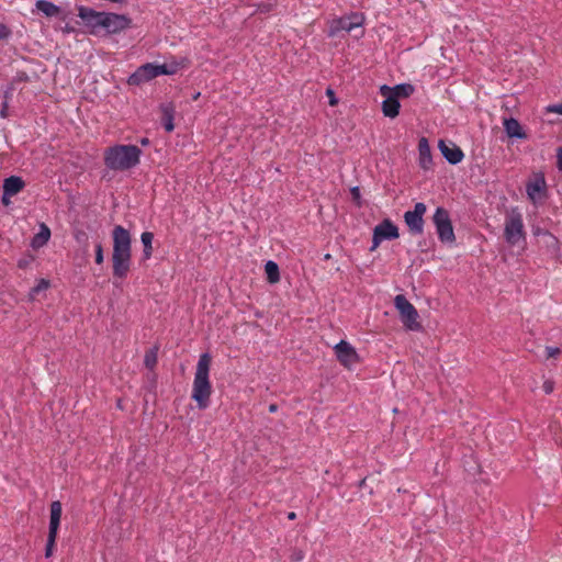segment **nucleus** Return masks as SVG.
<instances>
[{"mask_svg":"<svg viewBox=\"0 0 562 562\" xmlns=\"http://www.w3.org/2000/svg\"><path fill=\"white\" fill-rule=\"evenodd\" d=\"M113 250H112V270L113 276L119 279H125L132 266V236L131 233L121 225L114 226L112 231Z\"/></svg>","mask_w":562,"mask_h":562,"instance_id":"obj_1","label":"nucleus"},{"mask_svg":"<svg viewBox=\"0 0 562 562\" xmlns=\"http://www.w3.org/2000/svg\"><path fill=\"white\" fill-rule=\"evenodd\" d=\"M140 155L142 150L136 145L117 144L104 150L103 161L110 170L126 171L139 164Z\"/></svg>","mask_w":562,"mask_h":562,"instance_id":"obj_2","label":"nucleus"},{"mask_svg":"<svg viewBox=\"0 0 562 562\" xmlns=\"http://www.w3.org/2000/svg\"><path fill=\"white\" fill-rule=\"evenodd\" d=\"M212 358L209 353H202L199 358L194 373L191 397L200 409H205L210 404L212 384L209 379Z\"/></svg>","mask_w":562,"mask_h":562,"instance_id":"obj_3","label":"nucleus"},{"mask_svg":"<svg viewBox=\"0 0 562 562\" xmlns=\"http://www.w3.org/2000/svg\"><path fill=\"white\" fill-rule=\"evenodd\" d=\"M394 305L400 313L402 323L407 329L418 330L420 328L417 310L403 294L395 296Z\"/></svg>","mask_w":562,"mask_h":562,"instance_id":"obj_4","label":"nucleus"},{"mask_svg":"<svg viewBox=\"0 0 562 562\" xmlns=\"http://www.w3.org/2000/svg\"><path fill=\"white\" fill-rule=\"evenodd\" d=\"M364 23V15L362 13L353 12L349 15L336 18L330 22L328 36L334 37L339 32H351L357 27H361Z\"/></svg>","mask_w":562,"mask_h":562,"instance_id":"obj_5","label":"nucleus"},{"mask_svg":"<svg viewBox=\"0 0 562 562\" xmlns=\"http://www.w3.org/2000/svg\"><path fill=\"white\" fill-rule=\"evenodd\" d=\"M504 236L509 245H516L525 238L522 216L518 212H512L505 218Z\"/></svg>","mask_w":562,"mask_h":562,"instance_id":"obj_6","label":"nucleus"},{"mask_svg":"<svg viewBox=\"0 0 562 562\" xmlns=\"http://www.w3.org/2000/svg\"><path fill=\"white\" fill-rule=\"evenodd\" d=\"M434 224L437 229V234L439 239L442 243H452L454 241V233L451 224L450 215L448 211L443 207H438L434 214Z\"/></svg>","mask_w":562,"mask_h":562,"instance_id":"obj_7","label":"nucleus"},{"mask_svg":"<svg viewBox=\"0 0 562 562\" xmlns=\"http://www.w3.org/2000/svg\"><path fill=\"white\" fill-rule=\"evenodd\" d=\"M398 236L397 226L389 218L383 220L373 229L371 250H375L383 240L396 239Z\"/></svg>","mask_w":562,"mask_h":562,"instance_id":"obj_8","label":"nucleus"},{"mask_svg":"<svg viewBox=\"0 0 562 562\" xmlns=\"http://www.w3.org/2000/svg\"><path fill=\"white\" fill-rule=\"evenodd\" d=\"M427 207L424 203L418 202L415 204L414 210L406 211L404 221L413 235H420L424 231V215Z\"/></svg>","mask_w":562,"mask_h":562,"instance_id":"obj_9","label":"nucleus"},{"mask_svg":"<svg viewBox=\"0 0 562 562\" xmlns=\"http://www.w3.org/2000/svg\"><path fill=\"white\" fill-rule=\"evenodd\" d=\"M528 199L537 204L546 198L547 182L542 173H536L526 184Z\"/></svg>","mask_w":562,"mask_h":562,"instance_id":"obj_10","label":"nucleus"},{"mask_svg":"<svg viewBox=\"0 0 562 562\" xmlns=\"http://www.w3.org/2000/svg\"><path fill=\"white\" fill-rule=\"evenodd\" d=\"M130 24V19L122 14L104 13L101 20L98 21V26L104 27L110 33H117L126 29Z\"/></svg>","mask_w":562,"mask_h":562,"instance_id":"obj_11","label":"nucleus"},{"mask_svg":"<svg viewBox=\"0 0 562 562\" xmlns=\"http://www.w3.org/2000/svg\"><path fill=\"white\" fill-rule=\"evenodd\" d=\"M334 350L338 361L346 368H350L359 361L356 349L345 340H340Z\"/></svg>","mask_w":562,"mask_h":562,"instance_id":"obj_12","label":"nucleus"},{"mask_svg":"<svg viewBox=\"0 0 562 562\" xmlns=\"http://www.w3.org/2000/svg\"><path fill=\"white\" fill-rule=\"evenodd\" d=\"M154 78H156L155 64L147 63L138 67L136 71L128 77L127 83L130 86H139Z\"/></svg>","mask_w":562,"mask_h":562,"instance_id":"obj_13","label":"nucleus"},{"mask_svg":"<svg viewBox=\"0 0 562 562\" xmlns=\"http://www.w3.org/2000/svg\"><path fill=\"white\" fill-rule=\"evenodd\" d=\"M439 149L442 156L452 165H457L462 161L464 154L460 147L450 143L447 144L445 140L439 142Z\"/></svg>","mask_w":562,"mask_h":562,"instance_id":"obj_14","label":"nucleus"},{"mask_svg":"<svg viewBox=\"0 0 562 562\" xmlns=\"http://www.w3.org/2000/svg\"><path fill=\"white\" fill-rule=\"evenodd\" d=\"M418 162L424 170H429L432 167L431 150L426 137H422L418 142Z\"/></svg>","mask_w":562,"mask_h":562,"instance_id":"obj_15","label":"nucleus"},{"mask_svg":"<svg viewBox=\"0 0 562 562\" xmlns=\"http://www.w3.org/2000/svg\"><path fill=\"white\" fill-rule=\"evenodd\" d=\"M63 507L59 501H54L50 504V517H49V531L50 538L57 537L60 518H61Z\"/></svg>","mask_w":562,"mask_h":562,"instance_id":"obj_16","label":"nucleus"},{"mask_svg":"<svg viewBox=\"0 0 562 562\" xmlns=\"http://www.w3.org/2000/svg\"><path fill=\"white\" fill-rule=\"evenodd\" d=\"M535 235L540 237V243L548 248V252L557 256L559 252V239L548 231L537 228Z\"/></svg>","mask_w":562,"mask_h":562,"instance_id":"obj_17","label":"nucleus"},{"mask_svg":"<svg viewBox=\"0 0 562 562\" xmlns=\"http://www.w3.org/2000/svg\"><path fill=\"white\" fill-rule=\"evenodd\" d=\"M414 92V87L409 83H401V85H396L394 88H391L386 85H383L381 88H380V93L381 94H387V93H391L395 99H400V98H408L409 95H412Z\"/></svg>","mask_w":562,"mask_h":562,"instance_id":"obj_18","label":"nucleus"},{"mask_svg":"<svg viewBox=\"0 0 562 562\" xmlns=\"http://www.w3.org/2000/svg\"><path fill=\"white\" fill-rule=\"evenodd\" d=\"M503 126L506 135L509 138H527V134L524 132L520 123L514 117H504Z\"/></svg>","mask_w":562,"mask_h":562,"instance_id":"obj_19","label":"nucleus"},{"mask_svg":"<svg viewBox=\"0 0 562 562\" xmlns=\"http://www.w3.org/2000/svg\"><path fill=\"white\" fill-rule=\"evenodd\" d=\"M385 100L382 102V112L386 117L394 119L400 113L401 104L391 93L382 94Z\"/></svg>","mask_w":562,"mask_h":562,"instance_id":"obj_20","label":"nucleus"},{"mask_svg":"<svg viewBox=\"0 0 562 562\" xmlns=\"http://www.w3.org/2000/svg\"><path fill=\"white\" fill-rule=\"evenodd\" d=\"M25 183L22 180V178L16 176H11L7 178L3 182V191L5 192V195L14 196L20 191L23 190Z\"/></svg>","mask_w":562,"mask_h":562,"instance_id":"obj_21","label":"nucleus"},{"mask_svg":"<svg viewBox=\"0 0 562 562\" xmlns=\"http://www.w3.org/2000/svg\"><path fill=\"white\" fill-rule=\"evenodd\" d=\"M49 238H50V229L45 223H42L40 225L38 233H36L34 235V237L32 238L31 246L34 249H38V248L43 247L44 245H46L48 243Z\"/></svg>","mask_w":562,"mask_h":562,"instance_id":"obj_22","label":"nucleus"},{"mask_svg":"<svg viewBox=\"0 0 562 562\" xmlns=\"http://www.w3.org/2000/svg\"><path fill=\"white\" fill-rule=\"evenodd\" d=\"M102 14L103 12H97L87 7L78 8V16L88 24H91L93 26H98V21L101 20Z\"/></svg>","mask_w":562,"mask_h":562,"instance_id":"obj_23","label":"nucleus"},{"mask_svg":"<svg viewBox=\"0 0 562 562\" xmlns=\"http://www.w3.org/2000/svg\"><path fill=\"white\" fill-rule=\"evenodd\" d=\"M35 7L48 18L57 16L60 13V9L56 4L46 0H37Z\"/></svg>","mask_w":562,"mask_h":562,"instance_id":"obj_24","label":"nucleus"},{"mask_svg":"<svg viewBox=\"0 0 562 562\" xmlns=\"http://www.w3.org/2000/svg\"><path fill=\"white\" fill-rule=\"evenodd\" d=\"M265 272L269 283L274 284L280 281L279 266L274 261H267V263L265 265Z\"/></svg>","mask_w":562,"mask_h":562,"instance_id":"obj_25","label":"nucleus"},{"mask_svg":"<svg viewBox=\"0 0 562 562\" xmlns=\"http://www.w3.org/2000/svg\"><path fill=\"white\" fill-rule=\"evenodd\" d=\"M161 123L165 130L170 133L175 130L173 125V109L171 106H162V117Z\"/></svg>","mask_w":562,"mask_h":562,"instance_id":"obj_26","label":"nucleus"},{"mask_svg":"<svg viewBox=\"0 0 562 562\" xmlns=\"http://www.w3.org/2000/svg\"><path fill=\"white\" fill-rule=\"evenodd\" d=\"M153 239H154V234L150 233V232H144L142 233L140 235V240L144 245V258L145 259H149L151 257V254H153Z\"/></svg>","mask_w":562,"mask_h":562,"instance_id":"obj_27","label":"nucleus"},{"mask_svg":"<svg viewBox=\"0 0 562 562\" xmlns=\"http://www.w3.org/2000/svg\"><path fill=\"white\" fill-rule=\"evenodd\" d=\"M144 363L146 368L154 369L157 364V351L156 349H149L146 351L144 357Z\"/></svg>","mask_w":562,"mask_h":562,"instance_id":"obj_28","label":"nucleus"},{"mask_svg":"<svg viewBox=\"0 0 562 562\" xmlns=\"http://www.w3.org/2000/svg\"><path fill=\"white\" fill-rule=\"evenodd\" d=\"M177 65L168 66L166 64L157 65L155 64L156 77L161 75H173L177 71Z\"/></svg>","mask_w":562,"mask_h":562,"instance_id":"obj_29","label":"nucleus"},{"mask_svg":"<svg viewBox=\"0 0 562 562\" xmlns=\"http://www.w3.org/2000/svg\"><path fill=\"white\" fill-rule=\"evenodd\" d=\"M305 558V552L302 549L294 548L290 554L291 562H301Z\"/></svg>","mask_w":562,"mask_h":562,"instance_id":"obj_30","label":"nucleus"},{"mask_svg":"<svg viewBox=\"0 0 562 562\" xmlns=\"http://www.w3.org/2000/svg\"><path fill=\"white\" fill-rule=\"evenodd\" d=\"M57 537L50 538V533H48L47 543H46V550H45V557L49 558L53 553V549L55 547Z\"/></svg>","mask_w":562,"mask_h":562,"instance_id":"obj_31","label":"nucleus"},{"mask_svg":"<svg viewBox=\"0 0 562 562\" xmlns=\"http://www.w3.org/2000/svg\"><path fill=\"white\" fill-rule=\"evenodd\" d=\"M104 261L103 247L101 243L95 245V263L102 265Z\"/></svg>","mask_w":562,"mask_h":562,"instance_id":"obj_32","label":"nucleus"},{"mask_svg":"<svg viewBox=\"0 0 562 562\" xmlns=\"http://www.w3.org/2000/svg\"><path fill=\"white\" fill-rule=\"evenodd\" d=\"M544 351H546V358L547 359L555 358V357H558L561 353L560 348L551 347V346L546 347Z\"/></svg>","mask_w":562,"mask_h":562,"instance_id":"obj_33","label":"nucleus"},{"mask_svg":"<svg viewBox=\"0 0 562 562\" xmlns=\"http://www.w3.org/2000/svg\"><path fill=\"white\" fill-rule=\"evenodd\" d=\"M49 286V282L45 279H41L38 284L32 289V293H38L46 290Z\"/></svg>","mask_w":562,"mask_h":562,"instance_id":"obj_34","label":"nucleus"},{"mask_svg":"<svg viewBox=\"0 0 562 562\" xmlns=\"http://www.w3.org/2000/svg\"><path fill=\"white\" fill-rule=\"evenodd\" d=\"M547 111L562 115V103L549 105Z\"/></svg>","mask_w":562,"mask_h":562,"instance_id":"obj_35","label":"nucleus"},{"mask_svg":"<svg viewBox=\"0 0 562 562\" xmlns=\"http://www.w3.org/2000/svg\"><path fill=\"white\" fill-rule=\"evenodd\" d=\"M10 35V30L2 23H0V40L7 38Z\"/></svg>","mask_w":562,"mask_h":562,"instance_id":"obj_36","label":"nucleus"},{"mask_svg":"<svg viewBox=\"0 0 562 562\" xmlns=\"http://www.w3.org/2000/svg\"><path fill=\"white\" fill-rule=\"evenodd\" d=\"M326 94L329 97V104L331 106L337 104V100L335 98L334 91L331 89H327Z\"/></svg>","mask_w":562,"mask_h":562,"instance_id":"obj_37","label":"nucleus"},{"mask_svg":"<svg viewBox=\"0 0 562 562\" xmlns=\"http://www.w3.org/2000/svg\"><path fill=\"white\" fill-rule=\"evenodd\" d=\"M543 391L547 393V394H550L552 391H553V382L551 381H546L543 383Z\"/></svg>","mask_w":562,"mask_h":562,"instance_id":"obj_38","label":"nucleus"},{"mask_svg":"<svg viewBox=\"0 0 562 562\" xmlns=\"http://www.w3.org/2000/svg\"><path fill=\"white\" fill-rule=\"evenodd\" d=\"M557 165H558L559 170L562 171V147L558 151V162H557Z\"/></svg>","mask_w":562,"mask_h":562,"instance_id":"obj_39","label":"nucleus"},{"mask_svg":"<svg viewBox=\"0 0 562 562\" xmlns=\"http://www.w3.org/2000/svg\"><path fill=\"white\" fill-rule=\"evenodd\" d=\"M10 198H11V196L5 195V192L3 191L2 203H3L4 205H9V204H10V202H11V201H10Z\"/></svg>","mask_w":562,"mask_h":562,"instance_id":"obj_40","label":"nucleus"},{"mask_svg":"<svg viewBox=\"0 0 562 562\" xmlns=\"http://www.w3.org/2000/svg\"><path fill=\"white\" fill-rule=\"evenodd\" d=\"M278 411V405L277 404H270L269 405V412L270 413H276Z\"/></svg>","mask_w":562,"mask_h":562,"instance_id":"obj_41","label":"nucleus"},{"mask_svg":"<svg viewBox=\"0 0 562 562\" xmlns=\"http://www.w3.org/2000/svg\"><path fill=\"white\" fill-rule=\"evenodd\" d=\"M288 518H289L290 520H294V519L296 518V514H295L294 512H290V513L288 514Z\"/></svg>","mask_w":562,"mask_h":562,"instance_id":"obj_42","label":"nucleus"},{"mask_svg":"<svg viewBox=\"0 0 562 562\" xmlns=\"http://www.w3.org/2000/svg\"><path fill=\"white\" fill-rule=\"evenodd\" d=\"M140 143H142L143 145H146V144H148V139H147V138H144V139H142V142H140Z\"/></svg>","mask_w":562,"mask_h":562,"instance_id":"obj_43","label":"nucleus"},{"mask_svg":"<svg viewBox=\"0 0 562 562\" xmlns=\"http://www.w3.org/2000/svg\"><path fill=\"white\" fill-rule=\"evenodd\" d=\"M357 193H358V189L356 188V189H353V195H357Z\"/></svg>","mask_w":562,"mask_h":562,"instance_id":"obj_44","label":"nucleus"}]
</instances>
